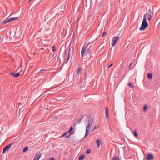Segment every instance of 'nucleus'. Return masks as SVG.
I'll use <instances>...</instances> for the list:
<instances>
[{"label": "nucleus", "instance_id": "f257e3e1", "mask_svg": "<svg viewBox=\"0 0 160 160\" xmlns=\"http://www.w3.org/2000/svg\"><path fill=\"white\" fill-rule=\"evenodd\" d=\"M92 44L91 42L87 43V42H86L85 43L81 51V55L82 57H84L86 49L88 47H89V48H88L87 49L88 53H91L93 49Z\"/></svg>", "mask_w": 160, "mask_h": 160}, {"label": "nucleus", "instance_id": "f03ea898", "mask_svg": "<svg viewBox=\"0 0 160 160\" xmlns=\"http://www.w3.org/2000/svg\"><path fill=\"white\" fill-rule=\"evenodd\" d=\"M93 122V118H91L88 122V124L86 126V133L84 138H86L88 135L90 129L92 127Z\"/></svg>", "mask_w": 160, "mask_h": 160}, {"label": "nucleus", "instance_id": "7ed1b4c3", "mask_svg": "<svg viewBox=\"0 0 160 160\" xmlns=\"http://www.w3.org/2000/svg\"><path fill=\"white\" fill-rule=\"evenodd\" d=\"M148 27V24L147 22V20H143L141 26L139 28L140 31H142L145 30Z\"/></svg>", "mask_w": 160, "mask_h": 160}, {"label": "nucleus", "instance_id": "20e7f679", "mask_svg": "<svg viewBox=\"0 0 160 160\" xmlns=\"http://www.w3.org/2000/svg\"><path fill=\"white\" fill-rule=\"evenodd\" d=\"M18 18V17H12L11 18H6L2 22V24H6L9 22H10L11 21H15Z\"/></svg>", "mask_w": 160, "mask_h": 160}, {"label": "nucleus", "instance_id": "39448f33", "mask_svg": "<svg viewBox=\"0 0 160 160\" xmlns=\"http://www.w3.org/2000/svg\"><path fill=\"white\" fill-rule=\"evenodd\" d=\"M41 156V153L39 152H37L33 160H39Z\"/></svg>", "mask_w": 160, "mask_h": 160}, {"label": "nucleus", "instance_id": "423d86ee", "mask_svg": "<svg viewBox=\"0 0 160 160\" xmlns=\"http://www.w3.org/2000/svg\"><path fill=\"white\" fill-rule=\"evenodd\" d=\"M13 143H11L10 144H8L5 146L4 148L3 149V151L2 153H4L6 151H8L9 149L10 148L11 146L12 145Z\"/></svg>", "mask_w": 160, "mask_h": 160}, {"label": "nucleus", "instance_id": "0eeeda50", "mask_svg": "<svg viewBox=\"0 0 160 160\" xmlns=\"http://www.w3.org/2000/svg\"><path fill=\"white\" fill-rule=\"evenodd\" d=\"M146 158L147 160H152L154 158V156L151 154H148L146 156Z\"/></svg>", "mask_w": 160, "mask_h": 160}, {"label": "nucleus", "instance_id": "6e6552de", "mask_svg": "<svg viewBox=\"0 0 160 160\" xmlns=\"http://www.w3.org/2000/svg\"><path fill=\"white\" fill-rule=\"evenodd\" d=\"M73 130V128L72 126L71 127L70 129L68 131V132L69 133V135H68L65 137V138H69L71 135L73 133V132L72 131Z\"/></svg>", "mask_w": 160, "mask_h": 160}, {"label": "nucleus", "instance_id": "1a4fd4ad", "mask_svg": "<svg viewBox=\"0 0 160 160\" xmlns=\"http://www.w3.org/2000/svg\"><path fill=\"white\" fill-rule=\"evenodd\" d=\"M118 37H115L113 38L112 39V46H114L115 45L118 40Z\"/></svg>", "mask_w": 160, "mask_h": 160}, {"label": "nucleus", "instance_id": "9d476101", "mask_svg": "<svg viewBox=\"0 0 160 160\" xmlns=\"http://www.w3.org/2000/svg\"><path fill=\"white\" fill-rule=\"evenodd\" d=\"M10 74L14 77L15 78H18L19 76H20V75L19 73H15L14 72H10Z\"/></svg>", "mask_w": 160, "mask_h": 160}, {"label": "nucleus", "instance_id": "9b49d317", "mask_svg": "<svg viewBox=\"0 0 160 160\" xmlns=\"http://www.w3.org/2000/svg\"><path fill=\"white\" fill-rule=\"evenodd\" d=\"M88 86L84 82L83 84V86L82 87V90H86L88 88Z\"/></svg>", "mask_w": 160, "mask_h": 160}, {"label": "nucleus", "instance_id": "f8f14e48", "mask_svg": "<svg viewBox=\"0 0 160 160\" xmlns=\"http://www.w3.org/2000/svg\"><path fill=\"white\" fill-rule=\"evenodd\" d=\"M105 110L106 118L107 119H108L109 118L108 108L107 107H105Z\"/></svg>", "mask_w": 160, "mask_h": 160}, {"label": "nucleus", "instance_id": "ddd939ff", "mask_svg": "<svg viewBox=\"0 0 160 160\" xmlns=\"http://www.w3.org/2000/svg\"><path fill=\"white\" fill-rule=\"evenodd\" d=\"M85 155L84 154L81 155L79 157V160H83L85 157Z\"/></svg>", "mask_w": 160, "mask_h": 160}, {"label": "nucleus", "instance_id": "4468645a", "mask_svg": "<svg viewBox=\"0 0 160 160\" xmlns=\"http://www.w3.org/2000/svg\"><path fill=\"white\" fill-rule=\"evenodd\" d=\"M70 49H69V52H68V58L67 59V60L65 61H64L63 62V64H66L68 62L69 59V57H70Z\"/></svg>", "mask_w": 160, "mask_h": 160}, {"label": "nucleus", "instance_id": "2eb2a0df", "mask_svg": "<svg viewBox=\"0 0 160 160\" xmlns=\"http://www.w3.org/2000/svg\"><path fill=\"white\" fill-rule=\"evenodd\" d=\"M96 143L97 147L98 148L100 147V145L101 144V141L99 139H98L96 140Z\"/></svg>", "mask_w": 160, "mask_h": 160}, {"label": "nucleus", "instance_id": "dca6fc26", "mask_svg": "<svg viewBox=\"0 0 160 160\" xmlns=\"http://www.w3.org/2000/svg\"><path fill=\"white\" fill-rule=\"evenodd\" d=\"M147 76L149 79H152V75L151 72H148L147 74Z\"/></svg>", "mask_w": 160, "mask_h": 160}, {"label": "nucleus", "instance_id": "f3484780", "mask_svg": "<svg viewBox=\"0 0 160 160\" xmlns=\"http://www.w3.org/2000/svg\"><path fill=\"white\" fill-rule=\"evenodd\" d=\"M112 160H120V159L118 156H114L112 158Z\"/></svg>", "mask_w": 160, "mask_h": 160}, {"label": "nucleus", "instance_id": "a211bd4d", "mask_svg": "<svg viewBox=\"0 0 160 160\" xmlns=\"http://www.w3.org/2000/svg\"><path fill=\"white\" fill-rule=\"evenodd\" d=\"M83 116H81L80 117V119H78V120H77V121L78 122V124H79L81 122V120L83 118Z\"/></svg>", "mask_w": 160, "mask_h": 160}, {"label": "nucleus", "instance_id": "6ab92c4d", "mask_svg": "<svg viewBox=\"0 0 160 160\" xmlns=\"http://www.w3.org/2000/svg\"><path fill=\"white\" fill-rule=\"evenodd\" d=\"M148 108V106L147 104H145L144 105L143 107V111H145Z\"/></svg>", "mask_w": 160, "mask_h": 160}, {"label": "nucleus", "instance_id": "aec40b11", "mask_svg": "<svg viewBox=\"0 0 160 160\" xmlns=\"http://www.w3.org/2000/svg\"><path fill=\"white\" fill-rule=\"evenodd\" d=\"M28 149V146L25 147L23 149V152H25L27 151Z\"/></svg>", "mask_w": 160, "mask_h": 160}, {"label": "nucleus", "instance_id": "412c9836", "mask_svg": "<svg viewBox=\"0 0 160 160\" xmlns=\"http://www.w3.org/2000/svg\"><path fill=\"white\" fill-rule=\"evenodd\" d=\"M149 13L148 14H153V9L152 10L151 9H149L148 10Z\"/></svg>", "mask_w": 160, "mask_h": 160}, {"label": "nucleus", "instance_id": "4be33fe9", "mask_svg": "<svg viewBox=\"0 0 160 160\" xmlns=\"http://www.w3.org/2000/svg\"><path fill=\"white\" fill-rule=\"evenodd\" d=\"M133 134L135 137H137L138 136V134L136 130H135L134 131Z\"/></svg>", "mask_w": 160, "mask_h": 160}, {"label": "nucleus", "instance_id": "5701e85b", "mask_svg": "<svg viewBox=\"0 0 160 160\" xmlns=\"http://www.w3.org/2000/svg\"><path fill=\"white\" fill-rule=\"evenodd\" d=\"M67 132H65L63 134H62L61 136H60V138H62L63 137L65 136L67 134Z\"/></svg>", "mask_w": 160, "mask_h": 160}, {"label": "nucleus", "instance_id": "b1692460", "mask_svg": "<svg viewBox=\"0 0 160 160\" xmlns=\"http://www.w3.org/2000/svg\"><path fill=\"white\" fill-rule=\"evenodd\" d=\"M128 85L132 88H133L134 87V85L131 82L129 83L128 84Z\"/></svg>", "mask_w": 160, "mask_h": 160}, {"label": "nucleus", "instance_id": "393cba45", "mask_svg": "<svg viewBox=\"0 0 160 160\" xmlns=\"http://www.w3.org/2000/svg\"><path fill=\"white\" fill-rule=\"evenodd\" d=\"M148 14V13L147 12L146 14H145L144 15V18H143V20H147L146 19V17H147V15Z\"/></svg>", "mask_w": 160, "mask_h": 160}, {"label": "nucleus", "instance_id": "a878e982", "mask_svg": "<svg viewBox=\"0 0 160 160\" xmlns=\"http://www.w3.org/2000/svg\"><path fill=\"white\" fill-rule=\"evenodd\" d=\"M56 50V48L55 46H53L52 47V51L53 52H55Z\"/></svg>", "mask_w": 160, "mask_h": 160}, {"label": "nucleus", "instance_id": "bb28decb", "mask_svg": "<svg viewBox=\"0 0 160 160\" xmlns=\"http://www.w3.org/2000/svg\"><path fill=\"white\" fill-rule=\"evenodd\" d=\"M91 152V150L90 149H88L86 151V153L87 154H89Z\"/></svg>", "mask_w": 160, "mask_h": 160}, {"label": "nucleus", "instance_id": "cd10ccee", "mask_svg": "<svg viewBox=\"0 0 160 160\" xmlns=\"http://www.w3.org/2000/svg\"><path fill=\"white\" fill-rule=\"evenodd\" d=\"M106 34H107V33L105 31H104L102 33V37H104L106 35Z\"/></svg>", "mask_w": 160, "mask_h": 160}, {"label": "nucleus", "instance_id": "c85d7f7f", "mask_svg": "<svg viewBox=\"0 0 160 160\" xmlns=\"http://www.w3.org/2000/svg\"><path fill=\"white\" fill-rule=\"evenodd\" d=\"M99 126L98 125H96L94 127L93 129V131L95 130V129H98L99 128Z\"/></svg>", "mask_w": 160, "mask_h": 160}, {"label": "nucleus", "instance_id": "c756f323", "mask_svg": "<svg viewBox=\"0 0 160 160\" xmlns=\"http://www.w3.org/2000/svg\"><path fill=\"white\" fill-rule=\"evenodd\" d=\"M81 72V69L80 68H78V71H77V72L78 74L79 75V73L80 72Z\"/></svg>", "mask_w": 160, "mask_h": 160}, {"label": "nucleus", "instance_id": "7c9ffc66", "mask_svg": "<svg viewBox=\"0 0 160 160\" xmlns=\"http://www.w3.org/2000/svg\"><path fill=\"white\" fill-rule=\"evenodd\" d=\"M132 62H131L130 63V65H129L128 68L129 69H132V68L131 67V66L132 65Z\"/></svg>", "mask_w": 160, "mask_h": 160}, {"label": "nucleus", "instance_id": "2f4dec72", "mask_svg": "<svg viewBox=\"0 0 160 160\" xmlns=\"http://www.w3.org/2000/svg\"><path fill=\"white\" fill-rule=\"evenodd\" d=\"M49 160H55V159L53 157H51L49 158Z\"/></svg>", "mask_w": 160, "mask_h": 160}, {"label": "nucleus", "instance_id": "473e14b6", "mask_svg": "<svg viewBox=\"0 0 160 160\" xmlns=\"http://www.w3.org/2000/svg\"><path fill=\"white\" fill-rule=\"evenodd\" d=\"M148 17H149V18H152V16L153 15V14H148Z\"/></svg>", "mask_w": 160, "mask_h": 160}, {"label": "nucleus", "instance_id": "72a5a7b5", "mask_svg": "<svg viewBox=\"0 0 160 160\" xmlns=\"http://www.w3.org/2000/svg\"><path fill=\"white\" fill-rule=\"evenodd\" d=\"M113 63H111V64L110 65H109L108 66V68H109L111 66H112V65H113Z\"/></svg>", "mask_w": 160, "mask_h": 160}, {"label": "nucleus", "instance_id": "f704fd0d", "mask_svg": "<svg viewBox=\"0 0 160 160\" xmlns=\"http://www.w3.org/2000/svg\"><path fill=\"white\" fill-rule=\"evenodd\" d=\"M24 110V109H23V108H22L19 110V112H20V111L22 112Z\"/></svg>", "mask_w": 160, "mask_h": 160}, {"label": "nucleus", "instance_id": "c9c22d12", "mask_svg": "<svg viewBox=\"0 0 160 160\" xmlns=\"http://www.w3.org/2000/svg\"><path fill=\"white\" fill-rule=\"evenodd\" d=\"M46 70H46V69H42L40 71V72H42L43 71H46Z\"/></svg>", "mask_w": 160, "mask_h": 160}, {"label": "nucleus", "instance_id": "e433bc0d", "mask_svg": "<svg viewBox=\"0 0 160 160\" xmlns=\"http://www.w3.org/2000/svg\"><path fill=\"white\" fill-rule=\"evenodd\" d=\"M151 19V18H149V17H148V21H150Z\"/></svg>", "mask_w": 160, "mask_h": 160}, {"label": "nucleus", "instance_id": "4c0bfd02", "mask_svg": "<svg viewBox=\"0 0 160 160\" xmlns=\"http://www.w3.org/2000/svg\"><path fill=\"white\" fill-rule=\"evenodd\" d=\"M76 125V122H74V123H73V126H74V127H75V126Z\"/></svg>", "mask_w": 160, "mask_h": 160}, {"label": "nucleus", "instance_id": "58836bf2", "mask_svg": "<svg viewBox=\"0 0 160 160\" xmlns=\"http://www.w3.org/2000/svg\"><path fill=\"white\" fill-rule=\"evenodd\" d=\"M66 51H65V55H65V56H64L65 57L66 55Z\"/></svg>", "mask_w": 160, "mask_h": 160}, {"label": "nucleus", "instance_id": "ea45409f", "mask_svg": "<svg viewBox=\"0 0 160 160\" xmlns=\"http://www.w3.org/2000/svg\"><path fill=\"white\" fill-rule=\"evenodd\" d=\"M40 49H41V50H44V49L43 48H40Z\"/></svg>", "mask_w": 160, "mask_h": 160}, {"label": "nucleus", "instance_id": "a19ab883", "mask_svg": "<svg viewBox=\"0 0 160 160\" xmlns=\"http://www.w3.org/2000/svg\"><path fill=\"white\" fill-rule=\"evenodd\" d=\"M87 74V73L86 72L84 73V76H85V75H86V74Z\"/></svg>", "mask_w": 160, "mask_h": 160}, {"label": "nucleus", "instance_id": "79ce46f5", "mask_svg": "<svg viewBox=\"0 0 160 160\" xmlns=\"http://www.w3.org/2000/svg\"><path fill=\"white\" fill-rule=\"evenodd\" d=\"M32 0H29V2H28V3H30L31 1Z\"/></svg>", "mask_w": 160, "mask_h": 160}, {"label": "nucleus", "instance_id": "37998d69", "mask_svg": "<svg viewBox=\"0 0 160 160\" xmlns=\"http://www.w3.org/2000/svg\"><path fill=\"white\" fill-rule=\"evenodd\" d=\"M18 104V105H20V103H19Z\"/></svg>", "mask_w": 160, "mask_h": 160}, {"label": "nucleus", "instance_id": "c03bdc74", "mask_svg": "<svg viewBox=\"0 0 160 160\" xmlns=\"http://www.w3.org/2000/svg\"><path fill=\"white\" fill-rule=\"evenodd\" d=\"M50 59L51 60V61H52V60H51V58H50Z\"/></svg>", "mask_w": 160, "mask_h": 160}, {"label": "nucleus", "instance_id": "a18cd8bd", "mask_svg": "<svg viewBox=\"0 0 160 160\" xmlns=\"http://www.w3.org/2000/svg\"><path fill=\"white\" fill-rule=\"evenodd\" d=\"M50 59L51 60V61H52V60H51V58H50Z\"/></svg>", "mask_w": 160, "mask_h": 160}, {"label": "nucleus", "instance_id": "49530a36", "mask_svg": "<svg viewBox=\"0 0 160 160\" xmlns=\"http://www.w3.org/2000/svg\"><path fill=\"white\" fill-rule=\"evenodd\" d=\"M50 59L51 60V61H52V60H51V58H50Z\"/></svg>", "mask_w": 160, "mask_h": 160}, {"label": "nucleus", "instance_id": "de8ad7c7", "mask_svg": "<svg viewBox=\"0 0 160 160\" xmlns=\"http://www.w3.org/2000/svg\"><path fill=\"white\" fill-rule=\"evenodd\" d=\"M88 48H89V47H88ZM88 48H87V49H88Z\"/></svg>", "mask_w": 160, "mask_h": 160}]
</instances>
